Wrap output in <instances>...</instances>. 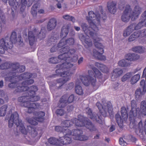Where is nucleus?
<instances>
[{"label": "nucleus", "instance_id": "nucleus-1", "mask_svg": "<svg viewBox=\"0 0 146 146\" xmlns=\"http://www.w3.org/2000/svg\"><path fill=\"white\" fill-rule=\"evenodd\" d=\"M59 50L62 54L58 56V58L64 60V62L56 66L58 69L56 70V74L62 77L56 80L57 83L59 84L58 89L70 80V76L74 73L75 69L73 68V64L71 62H75L78 59V55L74 54L76 50L74 49H69L68 47H65Z\"/></svg>", "mask_w": 146, "mask_h": 146}, {"label": "nucleus", "instance_id": "nucleus-2", "mask_svg": "<svg viewBox=\"0 0 146 146\" xmlns=\"http://www.w3.org/2000/svg\"><path fill=\"white\" fill-rule=\"evenodd\" d=\"M90 27L85 23H82L81 26L83 31L86 35L84 39V45L86 48L89 50L92 46L93 43L92 39L88 35H89L94 40V44L98 50H96L95 49L93 50L94 56L97 59L100 60H106V56L102 55L104 52V47L100 42L102 39L97 37V33L99 30L98 28L96 25L92 24V26L90 25Z\"/></svg>", "mask_w": 146, "mask_h": 146}, {"label": "nucleus", "instance_id": "nucleus-3", "mask_svg": "<svg viewBox=\"0 0 146 146\" xmlns=\"http://www.w3.org/2000/svg\"><path fill=\"white\" fill-rule=\"evenodd\" d=\"M35 114L37 116L35 118H28L27 121L31 124V125L27 126V130L25 128L24 125L22 123V121L19 119V115L17 112H15L12 114L9 121V127H12L14 123L17 127L19 126V130L23 134L26 135L29 132L31 135L32 137H35L37 134L36 130L35 125H37V121L42 122L45 119L44 116L45 113L42 111H39L36 112Z\"/></svg>", "mask_w": 146, "mask_h": 146}, {"label": "nucleus", "instance_id": "nucleus-4", "mask_svg": "<svg viewBox=\"0 0 146 146\" xmlns=\"http://www.w3.org/2000/svg\"><path fill=\"white\" fill-rule=\"evenodd\" d=\"M102 104L99 102H97L96 103V106L100 112L97 115L93 113L92 110L89 108H87L86 109V113L88 117L100 124L102 123V115L105 117L107 115V112L110 114L112 113L113 111L112 106L110 102H108L106 103V102L104 100L102 101Z\"/></svg>", "mask_w": 146, "mask_h": 146}, {"label": "nucleus", "instance_id": "nucleus-5", "mask_svg": "<svg viewBox=\"0 0 146 146\" xmlns=\"http://www.w3.org/2000/svg\"><path fill=\"white\" fill-rule=\"evenodd\" d=\"M78 119L73 118L71 120H67L62 121V124L63 127H70L73 124L76 126L82 127L85 126L91 131H95L96 129L91 121L87 118L81 115L78 116Z\"/></svg>", "mask_w": 146, "mask_h": 146}, {"label": "nucleus", "instance_id": "nucleus-6", "mask_svg": "<svg viewBox=\"0 0 146 146\" xmlns=\"http://www.w3.org/2000/svg\"><path fill=\"white\" fill-rule=\"evenodd\" d=\"M65 135L63 137L60 138V146L68 145L72 142L71 136H73V139L76 140L81 141H85L88 139V137L85 135H83V131L81 129H73L72 131L66 128L64 132Z\"/></svg>", "mask_w": 146, "mask_h": 146}, {"label": "nucleus", "instance_id": "nucleus-7", "mask_svg": "<svg viewBox=\"0 0 146 146\" xmlns=\"http://www.w3.org/2000/svg\"><path fill=\"white\" fill-rule=\"evenodd\" d=\"M89 68L92 69L88 71V75L86 76L80 75V78L82 83L85 86H88L91 84L93 87L96 86V78L101 79L102 77L101 72L93 65H90Z\"/></svg>", "mask_w": 146, "mask_h": 146}, {"label": "nucleus", "instance_id": "nucleus-8", "mask_svg": "<svg viewBox=\"0 0 146 146\" xmlns=\"http://www.w3.org/2000/svg\"><path fill=\"white\" fill-rule=\"evenodd\" d=\"M131 104V109L129 113V119L131 122L134 121L137 117L139 118L140 117L141 114L142 116L146 115V101L143 100L141 102V112L140 108L137 107L135 100H132Z\"/></svg>", "mask_w": 146, "mask_h": 146}, {"label": "nucleus", "instance_id": "nucleus-9", "mask_svg": "<svg viewBox=\"0 0 146 146\" xmlns=\"http://www.w3.org/2000/svg\"><path fill=\"white\" fill-rule=\"evenodd\" d=\"M141 11V8L139 6H136L132 11L130 6L127 5L122 15L121 20L124 22H127L131 18V21H134L138 18Z\"/></svg>", "mask_w": 146, "mask_h": 146}, {"label": "nucleus", "instance_id": "nucleus-10", "mask_svg": "<svg viewBox=\"0 0 146 146\" xmlns=\"http://www.w3.org/2000/svg\"><path fill=\"white\" fill-rule=\"evenodd\" d=\"M0 69L1 70H5L10 69L11 70L9 72L2 74V76L5 79V80L9 82V78H6V75L10 76V73L18 72H21L25 70V67L24 66H20L17 62L12 63L11 62H7L1 64L0 65Z\"/></svg>", "mask_w": 146, "mask_h": 146}, {"label": "nucleus", "instance_id": "nucleus-11", "mask_svg": "<svg viewBox=\"0 0 146 146\" xmlns=\"http://www.w3.org/2000/svg\"><path fill=\"white\" fill-rule=\"evenodd\" d=\"M17 36L16 32H13L11 34L10 38L6 36L4 38L0 39V54H5L8 48L11 49L13 46V44L17 41Z\"/></svg>", "mask_w": 146, "mask_h": 146}, {"label": "nucleus", "instance_id": "nucleus-12", "mask_svg": "<svg viewBox=\"0 0 146 146\" xmlns=\"http://www.w3.org/2000/svg\"><path fill=\"white\" fill-rule=\"evenodd\" d=\"M34 81L33 79H29L25 80L21 83L19 82H12L9 84L8 86L11 88H15L13 93L15 94L18 92H27L29 90L30 87L27 86L28 85L34 83Z\"/></svg>", "mask_w": 146, "mask_h": 146}, {"label": "nucleus", "instance_id": "nucleus-13", "mask_svg": "<svg viewBox=\"0 0 146 146\" xmlns=\"http://www.w3.org/2000/svg\"><path fill=\"white\" fill-rule=\"evenodd\" d=\"M140 22L137 25L133 23L128 26L124 31L123 35L124 37L129 35L134 30H137L141 28L143 25L144 23L146 20V10L142 14Z\"/></svg>", "mask_w": 146, "mask_h": 146}, {"label": "nucleus", "instance_id": "nucleus-14", "mask_svg": "<svg viewBox=\"0 0 146 146\" xmlns=\"http://www.w3.org/2000/svg\"><path fill=\"white\" fill-rule=\"evenodd\" d=\"M44 29H42L40 31L39 33L38 29L34 28L33 30L31 31H29L28 33V38L29 40V44L30 46H33L35 42L36 41V39L35 38L36 35L38 38L41 40L44 38L46 36V34Z\"/></svg>", "mask_w": 146, "mask_h": 146}, {"label": "nucleus", "instance_id": "nucleus-15", "mask_svg": "<svg viewBox=\"0 0 146 146\" xmlns=\"http://www.w3.org/2000/svg\"><path fill=\"white\" fill-rule=\"evenodd\" d=\"M24 71H23L24 72ZM21 72H15L10 73V76L6 75V78H9V82H18V80H26L29 79L31 78L33 75V74L29 72H26L21 74L20 75L16 74L17 73H21Z\"/></svg>", "mask_w": 146, "mask_h": 146}, {"label": "nucleus", "instance_id": "nucleus-16", "mask_svg": "<svg viewBox=\"0 0 146 146\" xmlns=\"http://www.w3.org/2000/svg\"><path fill=\"white\" fill-rule=\"evenodd\" d=\"M29 89V91L23 93L24 96H25L26 98V100L25 101H30L32 102L38 101L40 99V97L38 96H35L36 92L38 90L37 86H33Z\"/></svg>", "mask_w": 146, "mask_h": 146}, {"label": "nucleus", "instance_id": "nucleus-17", "mask_svg": "<svg viewBox=\"0 0 146 146\" xmlns=\"http://www.w3.org/2000/svg\"><path fill=\"white\" fill-rule=\"evenodd\" d=\"M88 14L89 17L87 18V20L90 25L92 26V24H95L97 26L100 24V14L98 13H95L92 11H91L88 12Z\"/></svg>", "mask_w": 146, "mask_h": 146}, {"label": "nucleus", "instance_id": "nucleus-18", "mask_svg": "<svg viewBox=\"0 0 146 146\" xmlns=\"http://www.w3.org/2000/svg\"><path fill=\"white\" fill-rule=\"evenodd\" d=\"M74 99V96L73 94L71 95L68 97L67 94H64L60 98L58 103V107L63 108L67 105V103L72 102Z\"/></svg>", "mask_w": 146, "mask_h": 146}, {"label": "nucleus", "instance_id": "nucleus-19", "mask_svg": "<svg viewBox=\"0 0 146 146\" xmlns=\"http://www.w3.org/2000/svg\"><path fill=\"white\" fill-rule=\"evenodd\" d=\"M74 43L75 40L73 38H70L67 39H65L64 38H62L58 44L57 47L59 48L62 47V48L65 47H67L68 48H69V49H69V48L68 46H72L74 45Z\"/></svg>", "mask_w": 146, "mask_h": 146}, {"label": "nucleus", "instance_id": "nucleus-20", "mask_svg": "<svg viewBox=\"0 0 146 146\" xmlns=\"http://www.w3.org/2000/svg\"><path fill=\"white\" fill-rule=\"evenodd\" d=\"M25 100H26V98L25 96L19 97L18 99V102L22 103L24 107L28 108L27 112L29 113H32L34 111L35 109L28 105V103L25 102Z\"/></svg>", "mask_w": 146, "mask_h": 146}, {"label": "nucleus", "instance_id": "nucleus-21", "mask_svg": "<svg viewBox=\"0 0 146 146\" xmlns=\"http://www.w3.org/2000/svg\"><path fill=\"white\" fill-rule=\"evenodd\" d=\"M57 40V38L56 37H52L50 39L48 40L47 42V44L49 46H50L52 44L54 45L50 50V52H55L58 48H59L57 47L58 45L56 48L55 46V44L56 43Z\"/></svg>", "mask_w": 146, "mask_h": 146}, {"label": "nucleus", "instance_id": "nucleus-22", "mask_svg": "<svg viewBox=\"0 0 146 146\" xmlns=\"http://www.w3.org/2000/svg\"><path fill=\"white\" fill-rule=\"evenodd\" d=\"M35 0H29L28 3L27 0H21L20 5V13H22L25 10L26 6L27 5L28 7H30Z\"/></svg>", "mask_w": 146, "mask_h": 146}, {"label": "nucleus", "instance_id": "nucleus-23", "mask_svg": "<svg viewBox=\"0 0 146 146\" xmlns=\"http://www.w3.org/2000/svg\"><path fill=\"white\" fill-rule=\"evenodd\" d=\"M123 73V71L121 68H117L114 69L113 71L112 75L111 76V80H115L117 78L121 76Z\"/></svg>", "mask_w": 146, "mask_h": 146}, {"label": "nucleus", "instance_id": "nucleus-24", "mask_svg": "<svg viewBox=\"0 0 146 146\" xmlns=\"http://www.w3.org/2000/svg\"><path fill=\"white\" fill-rule=\"evenodd\" d=\"M48 143L46 144V146H60V139H58L55 138L51 137L48 139Z\"/></svg>", "mask_w": 146, "mask_h": 146}, {"label": "nucleus", "instance_id": "nucleus-25", "mask_svg": "<svg viewBox=\"0 0 146 146\" xmlns=\"http://www.w3.org/2000/svg\"><path fill=\"white\" fill-rule=\"evenodd\" d=\"M70 26V24H69L64 25L62 27L60 35L61 37L64 38V37L67 36L68 33Z\"/></svg>", "mask_w": 146, "mask_h": 146}, {"label": "nucleus", "instance_id": "nucleus-26", "mask_svg": "<svg viewBox=\"0 0 146 146\" xmlns=\"http://www.w3.org/2000/svg\"><path fill=\"white\" fill-rule=\"evenodd\" d=\"M116 3L114 1L108 2L107 3V7L110 12L113 14H114L116 11Z\"/></svg>", "mask_w": 146, "mask_h": 146}, {"label": "nucleus", "instance_id": "nucleus-27", "mask_svg": "<svg viewBox=\"0 0 146 146\" xmlns=\"http://www.w3.org/2000/svg\"><path fill=\"white\" fill-rule=\"evenodd\" d=\"M57 21L54 18L50 19L47 25V29L48 31H50L55 28L56 26Z\"/></svg>", "mask_w": 146, "mask_h": 146}, {"label": "nucleus", "instance_id": "nucleus-28", "mask_svg": "<svg viewBox=\"0 0 146 146\" xmlns=\"http://www.w3.org/2000/svg\"><path fill=\"white\" fill-rule=\"evenodd\" d=\"M142 78H145L146 81L142 80L140 83V86L143 89V92L145 93L146 92V67L144 69Z\"/></svg>", "mask_w": 146, "mask_h": 146}, {"label": "nucleus", "instance_id": "nucleus-29", "mask_svg": "<svg viewBox=\"0 0 146 146\" xmlns=\"http://www.w3.org/2000/svg\"><path fill=\"white\" fill-rule=\"evenodd\" d=\"M95 65L102 72L106 73L108 72L109 69L106 66L103 64L96 62L95 63Z\"/></svg>", "mask_w": 146, "mask_h": 146}, {"label": "nucleus", "instance_id": "nucleus-30", "mask_svg": "<svg viewBox=\"0 0 146 146\" xmlns=\"http://www.w3.org/2000/svg\"><path fill=\"white\" fill-rule=\"evenodd\" d=\"M9 5L12 7L11 9L13 12L17 8L18 5L17 2L15 0H9Z\"/></svg>", "mask_w": 146, "mask_h": 146}, {"label": "nucleus", "instance_id": "nucleus-31", "mask_svg": "<svg viewBox=\"0 0 146 146\" xmlns=\"http://www.w3.org/2000/svg\"><path fill=\"white\" fill-rule=\"evenodd\" d=\"M115 118L120 128H122L123 121L120 114L118 113L116 114L115 115Z\"/></svg>", "mask_w": 146, "mask_h": 146}, {"label": "nucleus", "instance_id": "nucleus-32", "mask_svg": "<svg viewBox=\"0 0 146 146\" xmlns=\"http://www.w3.org/2000/svg\"><path fill=\"white\" fill-rule=\"evenodd\" d=\"M39 7V4L38 3L35 4L32 6L31 9V13L33 16H36L37 9Z\"/></svg>", "mask_w": 146, "mask_h": 146}, {"label": "nucleus", "instance_id": "nucleus-33", "mask_svg": "<svg viewBox=\"0 0 146 146\" xmlns=\"http://www.w3.org/2000/svg\"><path fill=\"white\" fill-rule=\"evenodd\" d=\"M49 63L52 64H56L60 62H64V60H62L58 58V56L57 58L56 57H52L50 58L48 60Z\"/></svg>", "mask_w": 146, "mask_h": 146}, {"label": "nucleus", "instance_id": "nucleus-34", "mask_svg": "<svg viewBox=\"0 0 146 146\" xmlns=\"http://www.w3.org/2000/svg\"><path fill=\"white\" fill-rule=\"evenodd\" d=\"M137 31L133 33L128 38L129 42L132 41L139 37V35Z\"/></svg>", "mask_w": 146, "mask_h": 146}, {"label": "nucleus", "instance_id": "nucleus-35", "mask_svg": "<svg viewBox=\"0 0 146 146\" xmlns=\"http://www.w3.org/2000/svg\"><path fill=\"white\" fill-rule=\"evenodd\" d=\"M121 112L122 117L123 119H127L128 117V115L126 108L124 107H122L121 108Z\"/></svg>", "mask_w": 146, "mask_h": 146}, {"label": "nucleus", "instance_id": "nucleus-36", "mask_svg": "<svg viewBox=\"0 0 146 146\" xmlns=\"http://www.w3.org/2000/svg\"><path fill=\"white\" fill-rule=\"evenodd\" d=\"M7 108V106L6 105H4L0 108V116H3L5 115Z\"/></svg>", "mask_w": 146, "mask_h": 146}, {"label": "nucleus", "instance_id": "nucleus-37", "mask_svg": "<svg viewBox=\"0 0 146 146\" xmlns=\"http://www.w3.org/2000/svg\"><path fill=\"white\" fill-rule=\"evenodd\" d=\"M140 78V75L137 74L133 76L130 82L131 84H133L136 83Z\"/></svg>", "mask_w": 146, "mask_h": 146}, {"label": "nucleus", "instance_id": "nucleus-38", "mask_svg": "<svg viewBox=\"0 0 146 146\" xmlns=\"http://www.w3.org/2000/svg\"><path fill=\"white\" fill-rule=\"evenodd\" d=\"M75 91L76 93L79 95H82L84 94L83 90L82 87L79 85L76 86Z\"/></svg>", "mask_w": 146, "mask_h": 146}, {"label": "nucleus", "instance_id": "nucleus-39", "mask_svg": "<svg viewBox=\"0 0 146 146\" xmlns=\"http://www.w3.org/2000/svg\"><path fill=\"white\" fill-rule=\"evenodd\" d=\"M118 65L121 67H127L130 65V63L128 62L127 60H122L119 61L118 62Z\"/></svg>", "mask_w": 146, "mask_h": 146}, {"label": "nucleus", "instance_id": "nucleus-40", "mask_svg": "<svg viewBox=\"0 0 146 146\" xmlns=\"http://www.w3.org/2000/svg\"><path fill=\"white\" fill-rule=\"evenodd\" d=\"M132 50L135 52L143 53L144 52V49L141 46H137L133 47L132 49Z\"/></svg>", "mask_w": 146, "mask_h": 146}, {"label": "nucleus", "instance_id": "nucleus-41", "mask_svg": "<svg viewBox=\"0 0 146 146\" xmlns=\"http://www.w3.org/2000/svg\"><path fill=\"white\" fill-rule=\"evenodd\" d=\"M25 102L28 103V105L35 110L38 108L39 106V104L37 103H33L32 102L27 100H25Z\"/></svg>", "mask_w": 146, "mask_h": 146}, {"label": "nucleus", "instance_id": "nucleus-42", "mask_svg": "<svg viewBox=\"0 0 146 146\" xmlns=\"http://www.w3.org/2000/svg\"><path fill=\"white\" fill-rule=\"evenodd\" d=\"M62 17L65 19L70 21H71L73 23H74L76 19L74 17L72 16H70L68 15H63Z\"/></svg>", "mask_w": 146, "mask_h": 146}, {"label": "nucleus", "instance_id": "nucleus-43", "mask_svg": "<svg viewBox=\"0 0 146 146\" xmlns=\"http://www.w3.org/2000/svg\"><path fill=\"white\" fill-rule=\"evenodd\" d=\"M145 25L146 27V21L145 23ZM137 32L139 35V37H142L144 36L146 37V29H144L140 31H138Z\"/></svg>", "mask_w": 146, "mask_h": 146}, {"label": "nucleus", "instance_id": "nucleus-44", "mask_svg": "<svg viewBox=\"0 0 146 146\" xmlns=\"http://www.w3.org/2000/svg\"><path fill=\"white\" fill-rule=\"evenodd\" d=\"M131 76V73L128 72L124 75L121 78V81L123 82H125L129 79Z\"/></svg>", "mask_w": 146, "mask_h": 146}, {"label": "nucleus", "instance_id": "nucleus-45", "mask_svg": "<svg viewBox=\"0 0 146 146\" xmlns=\"http://www.w3.org/2000/svg\"><path fill=\"white\" fill-rule=\"evenodd\" d=\"M54 129L56 131L58 132H62L64 134L65 133H64V132L66 129H64L63 127L60 126H55Z\"/></svg>", "mask_w": 146, "mask_h": 146}, {"label": "nucleus", "instance_id": "nucleus-46", "mask_svg": "<svg viewBox=\"0 0 146 146\" xmlns=\"http://www.w3.org/2000/svg\"><path fill=\"white\" fill-rule=\"evenodd\" d=\"M125 2V0H120L118 5V7L120 10H123L124 8Z\"/></svg>", "mask_w": 146, "mask_h": 146}, {"label": "nucleus", "instance_id": "nucleus-47", "mask_svg": "<svg viewBox=\"0 0 146 146\" xmlns=\"http://www.w3.org/2000/svg\"><path fill=\"white\" fill-rule=\"evenodd\" d=\"M0 96L4 98L5 100L7 101L8 99L7 95L5 94L3 90H0Z\"/></svg>", "mask_w": 146, "mask_h": 146}, {"label": "nucleus", "instance_id": "nucleus-48", "mask_svg": "<svg viewBox=\"0 0 146 146\" xmlns=\"http://www.w3.org/2000/svg\"><path fill=\"white\" fill-rule=\"evenodd\" d=\"M142 93L140 88L137 89L135 91V95L136 97L138 98L142 96Z\"/></svg>", "mask_w": 146, "mask_h": 146}, {"label": "nucleus", "instance_id": "nucleus-49", "mask_svg": "<svg viewBox=\"0 0 146 146\" xmlns=\"http://www.w3.org/2000/svg\"><path fill=\"white\" fill-rule=\"evenodd\" d=\"M64 113V110L62 109H58L56 111V113L57 115L62 116Z\"/></svg>", "mask_w": 146, "mask_h": 146}, {"label": "nucleus", "instance_id": "nucleus-50", "mask_svg": "<svg viewBox=\"0 0 146 146\" xmlns=\"http://www.w3.org/2000/svg\"><path fill=\"white\" fill-rule=\"evenodd\" d=\"M133 53H128L125 56L126 60L127 61L128 60H133Z\"/></svg>", "mask_w": 146, "mask_h": 146}, {"label": "nucleus", "instance_id": "nucleus-51", "mask_svg": "<svg viewBox=\"0 0 146 146\" xmlns=\"http://www.w3.org/2000/svg\"><path fill=\"white\" fill-rule=\"evenodd\" d=\"M119 144L122 146H125L127 145V143L124 141L122 138H120L119 140Z\"/></svg>", "mask_w": 146, "mask_h": 146}, {"label": "nucleus", "instance_id": "nucleus-52", "mask_svg": "<svg viewBox=\"0 0 146 146\" xmlns=\"http://www.w3.org/2000/svg\"><path fill=\"white\" fill-rule=\"evenodd\" d=\"M101 12L102 13L101 15H100V20L101 19H102L104 21H105V20H106V18H107V16H106V14L105 13H104V14H103V9H101Z\"/></svg>", "mask_w": 146, "mask_h": 146}, {"label": "nucleus", "instance_id": "nucleus-53", "mask_svg": "<svg viewBox=\"0 0 146 146\" xmlns=\"http://www.w3.org/2000/svg\"><path fill=\"white\" fill-rule=\"evenodd\" d=\"M17 40L19 42V44L21 45V46H23V45L24 44V43H23V39L22 38L21 35H19L18 36Z\"/></svg>", "mask_w": 146, "mask_h": 146}, {"label": "nucleus", "instance_id": "nucleus-54", "mask_svg": "<svg viewBox=\"0 0 146 146\" xmlns=\"http://www.w3.org/2000/svg\"><path fill=\"white\" fill-rule=\"evenodd\" d=\"M139 58V56L137 54L133 53V60L135 61L138 60Z\"/></svg>", "mask_w": 146, "mask_h": 146}, {"label": "nucleus", "instance_id": "nucleus-55", "mask_svg": "<svg viewBox=\"0 0 146 146\" xmlns=\"http://www.w3.org/2000/svg\"><path fill=\"white\" fill-rule=\"evenodd\" d=\"M68 89H67V90H71L72 88H74V84L73 82H71L68 85Z\"/></svg>", "mask_w": 146, "mask_h": 146}, {"label": "nucleus", "instance_id": "nucleus-56", "mask_svg": "<svg viewBox=\"0 0 146 146\" xmlns=\"http://www.w3.org/2000/svg\"><path fill=\"white\" fill-rule=\"evenodd\" d=\"M67 108L68 111V112H70L73 110L74 107L73 105H71L68 106Z\"/></svg>", "mask_w": 146, "mask_h": 146}, {"label": "nucleus", "instance_id": "nucleus-57", "mask_svg": "<svg viewBox=\"0 0 146 146\" xmlns=\"http://www.w3.org/2000/svg\"><path fill=\"white\" fill-rule=\"evenodd\" d=\"M119 85V84L117 82H115V83H113L112 84V87L114 89H116L117 88Z\"/></svg>", "mask_w": 146, "mask_h": 146}, {"label": "nucleus", "instance_id": "nucleus-58", "mask_svg": "<svg viewBox=\"0 0 146 146\" xmlns=\"http://www.w3.org/2000/svg\"><path fill=\"white\" fill-rule=\"evenodd\" d=\"M83 59L84 58L82 57H81L79 59L78 62V65H80L83 62Z\"/></svg>", "mask_w": 146, "mask_h": 146}, {"label": "nucleus", "instance_id": "nucleus-59", "mask_svg": "<svg viewBox=\"0 0 146 146\" xmlns=\"http://www.w3.org/2000/svg\"><path fill=\"white\" fill-rule=\"evenodd\" d=\"M115 127L113 125H112L109 129V131L110 132H112L115 130Z\"/></svg>", "mask_w": 146, "mask_h": 146}, {"label": "nucleus", "instance_id": "nucleus-60", "mask_svg": "<svg viewBox=\"0 0 146 146\" xmlns=\"http://www.w3.org/2000/svg\"><path fill=\"white\" fill-rule=\"evenodd\" d=\"M74 28L77 31H78L80 30V28L79 27L77 26H74Z\"/></svg>", "mask_w": 146, "mask_h": 146}, {"label": "nucleus", "instance_id": "nucleus-61", "mask_svg": "<svg viewBox=\"0 0 146 146\" xmlns=\"http://www.w3.org/2000/svg\"><path fill=\"white\" fill-rule=\"evenodd\" d=\"M61 3L58 2V3L57 4V7L59 9H60L61 7Z\"/></svg>", "mask_w": 146, "mask_h": 146}, {"label": "nucleus", "instance_id": "nucleus-62", "mask_svg": "<svg viewBox=\"0 0 146 146\" xmlns=\"http://www.w3.org/2000/svg\"><path fill=\"white\" fill-rule=\"evenodd\" d=\"M144 132L145 134L146 135V119L144 123Z\"/></svg>", "mask_w": 146, "mask_h": 146}, {"label": "nucleus", "instance_id": "nucleus-63", "mask_svg": "<svg viewBox=\"0 0 146 146\" xmlns=\"http://www.w3.org/2000/svg\"><path fill=\"white\" fill-rule=\"evenodd\" d=\"M4 103V101L1 98H0V105L3 104Z\"/></svg>", "mask_w": 146, "mask_h": 146}, {"label": "nucleus", "instance_id": "nucleus-64", "mask_svg": "<svg viewBox=\"0 0 146 146\" xmlns=\"http://www.w3.org/2000/svg\"><path fill=\"white\" fill-rule=\"evenodd\" d=\"M3 82L2 80L0 81V88H1L3 86Z\"/></svg>", "mask_w": 146, "mask_h": 146}]
</instances>
